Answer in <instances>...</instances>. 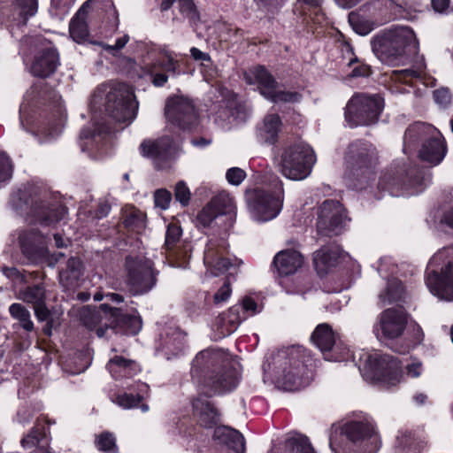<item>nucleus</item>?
<instances>
[{
	"instance_id": "obj_1",
	"label": "nucleus",
	"mask_w": 453,
	"mask_h": 453,
	"mask_svg": "<svg viewBox=\"0 0 453 453\" xmlns=\"http://www.w3.org/2000/svg\"><path fill=\"white\" fill-rule=\"evenodd\" d=\"M191 377L206 397L231 391L237 385V375L227 356L219 350L205 349L192 362Z\"/></svg>"
},
{
	"instance_id": "obj_2",
	"label": "nucleus",
	"mask_w": 453,
	"mask_h": 453,
	"mask_svg": "<svg viewBox=\"0 0 453 453\" xmlns=\"http://www.w3.org/2000/svg\"><path fill=\"white\" fill-rule=\"evenodd\" d=\"M13 208L20 214L26 213L30 223L53 226L61 220L65 210L50 203L48 190L37 185H27L12 197Z\"/></svg>"
},
{
	"instance_id": "obj_3",
	"label": "nucleus",
	"mask_w": 453,
	"mask_h": 453,
	"mask_svg": "<svg viewBox=\"0 0 453 453\" xmlns=\"http://www.w3.org/2000/svg\"><path fill=\"white\" fill-rule=\"evenodd\" d=\"M372 50L383 62L415 53L418 42L414 32L407 27H399L377 35L372 42Z\"/></svg>"
},
{
	"instance_id": "obj_4",
	"label": "nucleus",
	"mask_w": 453,
	"mask_h": 453,
	"mask_svg": "<svg viewBox=\"0 0 453 453\" xmlns=\"http://www.w3.org/2000/svg\"><path fill=\"white\" fill-rule=\"evenodd\" d=\"M91 104L96 110H101V106H104L107 115L120 123H129L134 119L138 106L134 94L120 88L106 91L105 88H98L92 96Z\"/></svg>"
},
{
	"instance_id": "obj_5",
	"label": "nucleus",
	"mask_w": 453,
	"mask_h": 453,
	"mask_svg": "<svg viewBox=\"0 0 453 453\" xmlns=\"http://www.w3.org/2000/svg\"><path fill=\"white\" fill-rule=\"evenodd\" d=\"M348 174L357 180L362 188L373 178V168L378 160L375 147L366 142L356 141L349 146L347 153Z\"/></svg>"
},
{
	"instance_id": "obj_6",
	"label": "nucleus",
	"mask_w": 453,
	"mask_h": 453,
	"mask_svg": "<svg viewBox=\"0 0 453 453\" xmlns=\"http://www.w3.org/2000/svg\"><path fill=\"white\" fill-rule=\"evenodd\" d=\"M426 134L431 137L425 139L419 150V157L433 165L439 164L446 153V145L440 133L432 126L418 123L407 128L404 134V145L410 146Z\"/></svg>"
},
{
	"instance_id": "obj_7",
	"label": "nucleus",
	"mask_w": 453,
	"mask_h": 453,
	"mask_svg": "<svg viewBox=\"0 0 453 453\" xmlns=\"http://www.w3.org/2000/svg\"><path fill=\"white\" fill-rule=\"evenodd\" d=\"M100 308L104 311L106 322L104 326H98L96 330L98 337H104L108 329L115 334L124 335H135L141 331L142 321L136 310L128 311L108 303H102Z\"/></svg>"
},
{
	"instance_id": "obj_8",
	"label": "nucleus",
	"mask_w": 453,
	"mask_h": 453,
	"mask_svg": "<svg viewBox=\"0 0 453 453\" xmlns=\"http://www.w3.org/2000/svg\"><path fill=\"white\" fill-rule=\"evenodd\" d=\"M383 109V100L379 96L356 94L345 108V119L350 127L375 124Z\"/></svg>"
},
{
	"instance_id": "obj_9",
	"label": "nucleus",
	"mask_w": 453,
	"mask_h": 453,
	"mask_svg": "<svg viewBox=\"0 0 453 453\" xmlns=\"http://www.w3.org/2000/svg\"><path fill=\"white\" fill-rule=\"evenodd\" d=\"M315 163L312 149L304 143L294 144L283 151L280 158L282 174L294 180L305 179Z\"/></svg>"
},
{
	"instance_id": "obj_10",
	"label": "nucleus",
	"mask_w": 453,
	"mask_h": 453,
	"mask_svg": "<svg viewBox=\"0 0 453 453\" xmlns=\"http://www.w3.org/2000/svg\"><path fill=\"white\" fill-rule=\"evenodd\" d=\"M127 286L133 295H142L153 288L158 272L151 260L144 257H126Z\"/></svg>"
},
{
	"instance_id": "obj_11",
	"label": "nucleus",
	"mask_w": 453,
	"mask_h": 453,
	"mask_svg": "<svg viewBox=\"0 0 453 453\" xmlns=\"http://www.w3.org/2000/svg\"><path fill=\"white\" fill-rule=\"evenodd\" d=\"M397 358L387 354L369 355L363 370V377L371 382H383L395 386L402 378Z\"/></svg>"
},
{
	"instance_id": "obj_12",
	"label": "nucleus",
	"mask_w": 453,
	"mask_h": 453,
	"mask_svg": "<svg viewBox=\"0 0 453 453\" xmlns=\"http://www.w3.org/2000/svg\"><path fill=\"white\" fill-rule=\"evenodd\" d=\"M317 234L319 236L339 235L347 221V211L337 200H325L318 209Z\"/></svg>"
},
{
	"instance_id": "obj_13",
	"label": "nucleus",
	"mask_w": 453,
	"mask_h": 453,
	"mask_svg": "<svg viewBox=\"0 0 453 453\" xmlns=\"http://www.w3.org/2000/svg\"><path fill=\"white\" fill-rule=\"evenodd\" d=\"M167 120L181 130H192L198 125V114L192 101L182 96L167 99L165 106Z\"/></svg>"
},
{
	"instance_id": "obj_14",
	"label": "nucleus",
	"mask_w": 453,
	"mask_h": 453,
	"mask_svg": "<svg viewBox=\"0 0 453 453\" xmlns=\"http://www.w3.org/2000/svg\"><path fill=\"white\" fill-rule=\"evenodd\" d=\"M282 188L278 194L272 195L263 189H254L249 194L248 201L255 217L261 221L275 218L282 205Z\"/></svg>"
},
{
	"instance_id": "obj_15",
	"label": "nucleus",
	"mask_w": 453,
	"mask_h": 453,
	"mask_svg": "<svg viewBox=\"0 0 453 453\" xmlns=\"http://www.w3.org/2000/svg\"><path fill=\"white\" fill-rule=\"evenodd\" d=\"M407 313L403 306L388 308L383 311L375 328L378 339H396L400 337L406 327Z\"/></svg>"
},
{
	"instance_id": "obj_16",
	"label": "nucleus",
	"mask_w": 453,
	"mask_h": 453,
	"mask_svg": "<svg viewBox=\"0 0 453 453\" xmlns=\"http://www.w3.org/2000/svg\"><path fill=\"white\" fill-rule=\"evenodd\" d=\"M142 154L154 160L158 169L165 168L176 157L178 145L170 136H162L157 140H145L140 145Z\"/></svg>"
},
{
	"instance_id": "obj_17",
	"label": "nucleus",
	"mask_w": 453,
	"mask_h": 453,
	"mask_svg": "<svg viewBox=\"0 0 453 453\" xmlns=\"http://www.w3.org/2000/svg\"><path fill=\"white\" fill-rule=\"evenodd\" d=\"M21 253L33 264L44 262L48 257L45 237L37 230L23 231L19 235Z\"/></svg>"
},
{
	"instance_id": "obj_18",
	"label": "nucleus",
	"mask_w": 453,
	"mask_h": 453,
	"mask_svg": "<svg viewBox=\"0 0 453 453\" xmlns=\"http://www.w3.org/2000/svg\"><path fill=\"white\" fill-rule=\"evenodd\" d=\"M341 434H344L353 443L372 440L370 444L368 442L365 443L364 453H375L379 449L378 438L372 426L369 423L359 421L345 423L341 426Z\"/></svg>"
},
{
	"instance_id": "obj_19",
	"label": "nucleus",
	"mask_w": 453,
	"mask_h": 453,
	"mask_svg": "<svg viewBox=\"0 0 453 453\" xmlns=\"http://www.w3.org/2000/svg\"><path fill=\"white\" fill-rule=\"evenodd\" d=\"M453 261L449 260L441 273L434 270L428 273L426 284L430 291L441 299L453 300Z\"/></svg>"
},
{
	"instance_id": "obj_20",
	"label": "nucleus",
	"mask_w": 453,
	"mask_h": 453,
	"mask_svg": "<svg viewBox=\"0 0 453 453\" xmlns=\"http://www.w3.org/2000/svg\"><path fill=\"white\" fill-rule=\"evenodd\" d=\"M59 64L58 53L53 48L40 51L31 65L30 72L34 76L47 78L53 74Z\"/></svg>"
},
{
	"instance_id": "obj_21",
	"label": "nucleus",
	"mask_w": 453,
	"mask_h": 453,
	"mask_svg": "<svg viewBox=\"0 0 453 453\" xmlns=\"http://www.w3.org/2000/svg\"><path fill=\"white\" fill-rule=\"evenodd\" d=\"M179 65L172 57L166 62L157 60L144 67V73L150 77L155 87H163L168 81V73L176 74Z\"/></svg>"
},
{
	"instance_id": "obj_22",
	"label": "nucleus",
	"mask_w": 453,
	"mask_h": 453,
	"mask_svg": "<svg viewBox=\"0 0 453 453\" xmlns=\"http://www.w3.org/2000/svg\"><path fill=\"white\" fill-rule=\"evenodd\" d=\"M341 254L342 249L335 242L323 246L320 250L314 252L313 263L318 273L324 275L329 268L335 266Z\"/></svg>"
},
{
	"instance_id": "obj_23",
	"label": "nucleus",
	"mask_w": 453,
	"mask_h": 453,
	"mask_svg": "<svg viewBox=\"0 0 453 453\" xmlns=\"http://www.w3.org/2000/svg\"><path fill=\"white\" fill-rule=\"evenodd\" d=\"M303 263V257L301 253L292 250L279 252L273 259V265L281 276L296 273Z\"/></svg>"
},
{
	"instance_id": "obj_24",
	"label": "nucleus",
	"mask_w": 453,
	"mask_h": 453,
	"mask_svg": "<svg viewBox=\"0 0 453 453\" xmlns=\"http://www.w3.org/2000/svg\"><path fill=\"white\" fill-rule=\"evenodd\" d=\"M195 415L198 418L201 426L211 428L216 426L219 420L218 410L203 396H197L192 403Z\"/></svg>"
},
{
	"instance_id": "obj_25",
	"label": "nucleus",
	"mask_w": 453,
	"mask_h": 453,
	"mask_svg": "<svg viewBox=\"0 0 453 453\" xmlns=\"http://www.w3.org/2000/svg\"><path fill=\"white\" fill-rule=\"evenodd\" d=\"M225 249V243L216 244L215 242L210 240L204 253V263L210 265L215 275L222 273L229 269L232 265L228 258L222 257V250Z\"/></svg>"
},
{
	"instance_id": "obj_26",
	"label": "nucleus",
	"mask_w": 453,
	"mask_h": 453,
	"mask_svg": "<svg viewBox=\"0 0 453 453\" xmlns=\"http://www.w3.org/2000/svg\"><path fill=\"white\" fill-rule=\"evenodd\" d=\"M311 339L324 354L326 359L331 360L334 358L330 355V352L335 344L336 339L335 334L330 325L323 323L317 326Z\"/></svg>"
},
{
	"instance_id": "obj_27",
	"label": "nucleus",
	"mask_w": 453,
	"mask_h": 453,
	"mask_svg": "<svg viewBox=\"0 0 453 453\" xmlns=\"http://www.w3.org/2000/svg\"><path fill=\"white\" fill-rule=\"evenodd\" d=\"M83 274V265L79 257H72L67 260L66 267L59 272L60 284L67 288H75Z\"/></svg>"
},
{
	"instance_id": "obj_28",
	"label": "nucleus",
	"mask_w": 453,
	"mask_h": 453,
	"mask_svg": "<svg viewBox=\"0 0 453 453\" xmlns=\"http://www.w3.org/2000/svg\"><path fill=\"white\" fill-rule=\"evenodd\" d=\"M215 435L233 453L245 452V440L243 435L237 430L223 426L215 430Z\"/></svg>"
},
{
	"instance_id": "obj_29",
	"label": "nucleus",
	"mask_w": 453,
	"mask_h": 453,
	"mask_svg": "<svg viewBox=\"0 0 453 453\" xmlns=\"http://www.w3.org/2000/svg\"><path fill=\"white\" fill-rule=\"evenodd\" d=\"M252 73L259 85L261 94L267 99L271 100L276 90H278V82L276 80L264 66L261 65L255 67Z\"/></svg>"
},
{
	"instance_id": "obj_30",
	"label": "nucleus",
	"mask_w": 453,
	"mask_h": 453,
	"mask_svg": "<svg viewBox=\"0 0 453 453\" xmlns=\"http://www.w3.org/2000/svg\"><path fill=\"white\" fill-rule=\"evenodd\" d=\"M122 223L128 231L141 233L146 227V216L134 207H127L122 211Z\"/></svg>"
},
{
	"instance_id": "obj_31",
	"label": "nucleus",
	"mask_w": 453,
	"mask_h": 453,
	"mask_svg": "<svg viewBox=\"0 0 453 453\" xmlns=\"http://www.w3.org/2000/svg\"><path fill=\"white\" fill-rule=\"evenodd\" d=\"M281 126V120L277 114H269L265 117L263 127L259 129L260 138L267 143L273 144L277 142L278 133Z\"/></svg>"
},
{
	"instance_id": "obj_32",
	"label": "nucleus",
	"mask_w": 453,
	"mask_h": 453,
	"mask_svg": "<svg viewBox=\"0 0 453 453\" xmlns=\"http://www.w3.org/2000/svg\"><path fill=\"white\" fill-rule=\"evenodd\" d=\"M240 310V306H233L226 313H223L216 319V326L221 330L222 334H229L236 329L242 321Z\"/></svg>"
},
{
	"instance_id": "obj_33",
	"label": "nucleus",
	"mask_w": 453,
	"mask_h": 453,
	"mask_svg": "<svg viewBox=\"0 0 453 453\" xmlns=\"http://www.w3.org/2000/svg\"><path fill=\"white\" fill-rule=\"evenodd\" d=\"M404 294L403 283L399 280L392 278L388 280L385 290L379 295V300L384 306L403 301Z\"/></svg>"
},
{
	"instance_id": "obj_34",
	"label": "nucleus",
	"mask_w": 453,
	"mask_h": 453,
	"mask_svg": "<svg viewBox=\"0 0 453 453\" xmlns=\"http://www.w3.org/2000/svg\"><path fill=\"white\" fill-rule=\"evenodd\" d=\"M19 298L34 306L45 302L46 289L43 282H36L19 291Z\"/></svg>"
},
{
	"instance_id": "obj_35",
	"label": "nucleus",
	"mask_w": 453,
	"mask_h": 453,
	"mask_svg": "<svg viewBox=\"0 0 453 453\" xmlns=\"http://www.w3.org/2000/svg\"><path fill=\"white\" fill-rule=\"evenodd\" d=\"M210 203L213 206L214 210L219 215H228V219L231 221L232 226L235 218V205L234 199L226 192H221L218 196H214Z\"/></svg>"
},
{
	"instance_id": "obj_36",
	"label": "nucleus",
	"mask_w": 453,
	"mask_h": 453,
	"mask_svg": "<svg viewBox=\"0 0 453 453\" xmlns=\"http://www.w3.org/2000/svg\"><path fill=\"white\" fill-rule=\"evenodd\" d=\"M396 441V447L404 453H420L426 444L425 441L411 432L402 433L397 436Z\"/></svg>"
},
{
	"instance_id": "obj_37",
	"label": "nucleus",
	"mask_w": 453,
	"mask_h": 453,
	"mask_svg": "<svg viewBox=\"0 0 453 453\" xmlns=\"http://www.w3.org/2000/svg\"><path fill=\"white\" fill-rule=\"evenodd\" d=\"M283 453H315V451L307 436L295 434L286 439Z\"/></svg>"
},
{
	"instance_id": "obj_38",
	"label": "nucleus",
	"mask_w": 453,
	"mask_h": 453,
	"mask_svg": "<svg viewBox=\"0 0 453 453\" xmlns=\"http://www.w3.org/2000/svg\"><path fill=\"white\" fill-rule=\"evenodd\" d=\"M104 318V311L99 307L85 306L80 311V320L88 329H94Z\"/></svg>"
},
{
	"instance_id": "obj_39",
	"label": "nucleus",
	"mask_w": 453,
	"mask_h": 453,
	"mask_svg": "<svg viewBox=\"0 0 453 453\" xmlns=\"http://www.w3.org/2000/svg\"><path fill=\"white\" fill-rule=\"evenodd\" d=\"M20 443L24 449H29L35 446L40 448L42 445L48 446L49 442L46 438L44 426L37 424L31 429L29 434L21 440Z\"/></svg>"
},
{
	"instance_id": "obj_40",
	"label": "nucleus",
	"mask_w": 453,
	"mask_h": 453,
	"mask_svg": "<svg viewBox=\"0 0 453 453\" xmlns=\"http://www.w3.org/2000/svg\"><path fill=\"white\" fill-rule=\"evenodd\" d=\"M10 314L20 323L22 328L31 332L34 329V324L30 319L29 311L20 303H13L9 308Z\"/></svg>"
},
{
	"instance_id": "obj_41",
	"label": "nucleus",
	"mask_w": 453,
	"mask_h": 453,
	"mask_svg": "<svg viewBox=\"0 0 453 453\" xmlns=\"http://www.w3.org/2000/svg\"><path fill=\"white\" fill-rule=\"evenodd\" d=\"M99 450L106 453H116L117 446L114 435L110 432H103L95 441Z\"/></svg>"
},
{
	"instance_id": "obj_42",
	"label": "nucleus",
	"mask_w": 453,
	"mask_h": 453,
	"mask_svg": "<svg viewBox=\"0 0 453 453\" xmlns=\"http://www.w3.org/2000/svg\"><path fill=\"white\" fill-rule=\"evenodd\" d=\"M69 31L71 37L77 42H82L88 35L86 21L73 19L70 22Z\"/></svg>"
},
{
	"instance_id": "obj_43",
	"label": "nucleus",
	"mask_w": 453,
	"mask_h": 453,
	"mask_svg": "<svg viewBox=\"0 0 453 453\" xmlns=\"http://www.w3.org/2000/svg\"><path fill=\"white\" fill-rule=\"evenodd\" d=\"M349 21L353 29L361 35H365L372 30V24L365 19H362L360 16L355 12L349 14Z\"/></svg>"
},
{
	"instance_id": "obj_44",
	"label": "nucleus",
	"mask_w": 453,
	"mask_h": 453,
	"mask_svg": "<svg viewBox=\"0 0 453 453\" xmlns=\"http://www.w3.org/2000/svg\"><path fill=\"white\" fill-rule=\"evenodd\" d=\"M219 216L213 206L209 203L203 210L197 214L196 219L203 226H210L211 222Z\"/></svg>"
},
{
	"instance_id": "obj_45",
	"label": "nucleus",
	"mask_w": 453,
	"mask_h": 453,
	"mask_svg": "<svg viewBox=\"0 0 453 453\" xmlns=\"http://www.w3.org/2000/svg\"><path fill=\"white\" fill-rule=\"evenodd\" d=\"M180 11L185 14L191 21L199 20V12L193 0H179Z\"/></svg>"
},
{
	"instance_id": "obj_46",
	"label": "nucleus",
	"mask_w": 453,
	"mask_h": 453,
	"mask_svg": "<svg viewBox=\"0 0 453 453\" xmlns=\"http://www.w3.org/2000/svg\"><path fill=\"white\" fill-rule=\"evenodd\" d=\"M1 271L6 278L10 279L13 282L23 284H28L29 282L27 275L19 272L14 266L9 267L4 265L1 267Z\"/></svg>"
},
{
	"instance_id": "obj_47",
	"label": "nucleus",
	"mask_w": 453,
	"mask_h": 453,
	"mask_svg": "<svg viewBox=\"0 0 453 453\" xmlns=\"http://www.w3.org/2000/svg\"><path fill=\"white\" fill-rule=\"evenodd\" d=\"M190 195L189 188L184 181L177 182L174 189V197L182 206H187L189 203Z\"/></svg>"
},
{
	"instance_id": "obj_48",
	"label": "nucleus",
	"mask_w": 453,
	"mask_h": 453,
	"mask_svg": "<svg viewBox=\"0 0 453 453\" xmlns=\"http://www.w3.org/2000/svg\"><path fill=\"white\" fill-rule=\"evenodd\" d=\"M302 96L298 92H290L284 90H276L271 101L274 103H296L299 102Z\"/></svg>"
},
{
	"instance_id": "obj_49",
	"label": "nucleus",
	"mask_w": 453,
	"mask_h": 453,
	"mask_svg": "<svg viewBox=\"0 0 453 453\" xmlns=\"http://www.w3.org/2000/svg\"><path fill=\"white\" fill-rule=\"evenodd\" d=\"M185 334L178 329H171L166 334L165 345L170 348L173 346L175 349H180L183 346Z\"/></svg>"
},
{
	"instance_id": "obj_50",
	"label": "nucleus",
	"mask_w": 453,
	"mask_h": 453,
	"mask_svg": "<svg viewBox=\"0 0 453 453\" xmlns=\"http://www.w3.org/2000/svg\"><path fill=\"white\" fill-rule=\"evenodd\" d=\"M181 235V228L176 225L171 224L168 226L165 246L167 250H172L179 241Z\"/></svg>"
},
{
	"instance_id": "obj_51",
	"label": "nucleus",
	"mask_w": 453,
	"mask_h": 453,
	"mask_svg": "<svg viewBox=\"0 0 453 453\" xmlns=\"http://www.w3.org/2000/svg\"><path fill=\"white\" fill-rule=\"evenodd\" d=\"M172 200V194L165 188H160L154 193L155 205L162 210H165L169 207Z\"/></svg>"
},
{
	"instance_id": "obj_52",
	"label": "nucleus",
	"mask_w": 453,
	"mask_h": 453,
	"mask_svg": "<svg viewBox=\"0 0 453 453\" xmlns=\"http://www.w3.org/2000/svg\"><path fill=\"white\" fill-rule=\"evenodd\" d=\"M142 400L140 395H134L133 394L124 393L117 396V403L124 408H133L139 404Z\"/></svg>"
},
{
	"instance_id": "obj_53",
	"label": "nucleus",
	"mask_w": 453,
	"mask_h": 453,
	"mask_svg": "<svg viewBox=\"0 0 453 453\" xmlns=\"http://www.w3.org/2000/svg\"><path fill=\"white\" fill-rule=\"evenodd\" d=\"M12 172V168L9 157L4 152H0V181L9 180Z\"/></svg>"
},
{
	"instance_id": "obj_54",
	"label": "nucleus",
	"mask_w": 453,
	"mask_h": 453,
	"mask_svg": "<svg viewBox=\"0 0 453 453\" xmlns=\"http://www.w3.org/2000/svg\"><path fill=\"white\" fill-rule=\"evenodd\" d=\"M16 3L27 17L34 16L37 12V0H16Z\"/></svg>"
},
{
	"instance_id": "obj_55",
	"label": "nucleus",
	"mask_w": 453,
	"mask_h": 453,
	"mask_svg": "<svg viewBox=\"0 0 453 453\" xmlns=\"http://www.w3.org/2000/svg\"><path fill=\"white\" fill-rule=\"evenodd\" d=\"M393 73L395 80L406 84L411 82L413 79L419 77V73L413 69L397 70L394 71Z\"/></svg>"
},
{
	"instance_id": "obj_56",
	"label": "nucleus",
	"mask_w": 453,
	"mask_h": 453,
	"mask_svg": "<svg viewBox=\"0 0 453 453\" xmlns=\"http://www.w3.org/2000/svg\"><path fill=\"white\" fill-rule=\"evenodd\" d=\"M246 177L245 172L239 167H233L227 170L226 178L233 185H239Z\"/></svg>"
},
{
	"instance_id": "obj_57",
	"label": "nucleus",
	"mask_w": 453,
	"mask_h": 453,
	"mask_svg": "<svg viewBox=\"0 0 453 453\" xmlns=\"http://www.w3.org/2000/svg\"><path fill=\"white\" fill-rule=\"evenodd\" d=\"M434 98L440 105L446 106L451 101V95L447 88H440L434 92Z\"/></svg>"
},
{
	"instance_id": "obj_58",
	"label": "nucleus",
	"mask_w": 453,
	"mask_h": 453,
	"mask_svg": "<svg viewBox=\"0 0 453 453\" xmlns=\"http://www.w3.org/2000/svg\"><path fill=\"white\" fill-rule=\"evenodd\" d=\"M231 294V288L229 280H226L224 284L220 287L218 292L214 295V302L219 303L220 302L226 301Z\"/></svg>"
},
{
	"instance_id": "obj_59",
	"label": "nucleus",
	"mask_w": 453,
	"mask_h": 453,
	"mask_svg": "<svg viewBox=\"0 0 453 453\" xmlns=\"http://www.w3.org/2000/svg\"><path fill=\"white\" fill-rule=\"evenodd\" d=\"M128 41H129V36L127 35H125L121 38H119L116 41V43L114 45H108V44H104V43H101V45L103 46V48L105 50L115 55V51H119L121 49H123Z\"/></svg>"
},
{
	"instance_id": "obj_60",
	"label": "nucleus",
	"mask_w": 453,
	"mask_h": 453,
	"mask_svg": "<svg viewBox=\"0 0 453 453\" xmlns=\"http://www.w3.org/2000/svg\"><path fill=\"white\" fill-rule=\"evenodd\" d=\"M35 313L38 320L45 321L49 319L50 312L46 307L45 302L34 306Z\"/></svg>"
},
{
	"instance_id": "obj_61",
	"label": "nucleus",
	"mask_w": 453,
	"mask_h": 453,
	"mask_svg": "<svg viewBox=\"0 0 453 453\" xmlns=\"http://www.w3.org/2000/svg\"><path fill=\"white\" fill-rule=\"evenodd\" d=\"M372 73L371 67L367 65L362 64L357 67H355L351 73L349 74L350 77L356 78V77H368Z\"/></svg>"
},
{
	"instance_id": "obj_62",
	"label": "nucleus",
	"mask_w": 453,
	"mask_h": 453,
	"mask_svg": "<svg viewBox=\"0 0 453 453\" xmlns=\"http://www.w3.org/2000/svg\"><path fill=\"white\" fill-rule=\"evenodd\" d=\"M395 184V178H391V176L385 174L383 175L379 181V188L383 189H388L391 194H394L393 186Z\"/></svg>"
},
{
	"instance_id": "obj_63",
	"label": "nucleus",
	"mask_w": 453,
	"mask_h": 453,
	"mask_svg": "<svg viewBox=\"0 0 453 453\" xmlns=\"http://www.w3.org/2000/svg\"><path fill=\"white\" fill-rule=\"evenodd\" d=\"M405 369L408 376L417 378L421 374L422 364L420 362H414L409 364Z\"/></svg>"
},
{
	"instance_id": "obj_64",
	"label": "nucleus",
	"mask_w": 453,
	"mask_h": 453,
	"mask_svg": "<svg viewBox=\"0 0 453 453\" xmlns=\"http://www.w3.org/2000/svg\"><path fill=\"white\" fill-rule=\"evenodd\" d=\"M322 0H297L296 5L302 9L317 10L320 7Z\"/></svg>"
}]
</instances>
